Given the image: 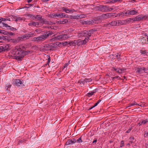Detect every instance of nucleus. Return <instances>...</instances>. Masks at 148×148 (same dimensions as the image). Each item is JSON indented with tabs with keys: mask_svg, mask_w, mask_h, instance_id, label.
Masks as SVG:
<instances>
[{
	"mask_svg": "<svg viewBox=\"0 0 148 148\" xmlns=\"http://www.w3.org/2000/svg\"><path fill=\"white\" fill-rule=\"evenodd\" d=\"M75 142H76V140L74 138H73L71 140H67L66 142V144L67 145H69L75 143Z\"/></svg>",
	"mask_w": 148,
	"mask_h": 148,
	"instance_id": "obj_13",
	"label": "nucleus"
},
{
	"mask_svg": "<svg viewBox=\"0 0 148 148\" xmlns=\"http://www.w3.org/2000/svg\"><path fill=\"white\" fill-rule=\"evenodd\" d=\"M148 19V16L147 15L140 14L134 18H130L129 19L132 20L134 21H140L143 20H145Z\"/></svg>",
	"mask_w": 148,
	"mask_h": 148,
	"instance_id": "obj_3",
	"label": "nucleus"
},
{
	"mask_svg": "<svg viewBox=\"0 0 148 148\" xmlns=\"http://www.w3.org/2000/svg\"><path fill=\"white\" fill-rule=\"evenodd\" d=\"M47 57L48 58L47 64L49 65V63L51 61L50 57V56H49V55H47Z\"/></svg>",
	"mask_w": 148,
	"mask_h": 148,
	"instance_id": "obj_44",
	"label": "nucleus"
},
{
	"mask_svg": "<svg viewBox=\"0 0 148 148\" xmlns=\"http://www.w3.org/2000/svg\"><path fill=\"white\" fill-rule=\"evenodd\" d=\"M97 8L99 10L104 12L111 11L112 10H114L115 8H111L106 5H100L98 6Z\"/></svg>",
	"mask_w": 148,
	"mask_h": 148,
	"instance_id": "obj_2",
	"label": "nucleus"
},
{
	"mask_svg": "<svg viewBox=\"0 0 148 148\" xmlns=\"http://www.w3.org/2000/svg\"><path fill=\"white\" fill-rule=\"evenodd\" d=\"M140 53L142 54H143L144 55H147L146 54V52L145 51H143V50H141Z\"/></svg>",
	"mask_w": 148,
	"mask_h": 148,
	"instance_id": "obj_51",
	"label": "nucleus"
},
{
	"mask_svg": "<svg viewBox=\"0 0 148 148\" xmlns=\"http://www.w3.org/2000/svg\"><path fill=\"white\" fill-rule=\"evenodd\" d=\"M34 35V33L32 32H30L27 34H23L22 36V38L25 39H28L29 38L32 37Z\"/></svg>",
	"mask_w": 148,
	"mask_h": 148,
	"instance_id": "obj_11",
	"label": "nucleus"
},
{
	"mask_svg": "<svg viewBox=\"0 0 148 148\" xmlns=\"http://www.w3.org/2000/svg\"><path fill=\"white\" fill-rule=\"evenodd\" d=\"M25 140L23 139L22 140H20L18 142V144H19L20 145L23 142H24L25 141Z\"/></svg>",
	"mask_w": 148,
	"mask_h": 148,
	"instance_id": "obj_52",
	"label": "nucleus"
},
{
	"mask_svg": "<svg viewBox=\"0 0 148 148\" xmlns=\"http://www.w3.org/2000/svg\"><path fill=\"white\" fill-rule=\"evenodd\" d=\"M6 21H10L11 19L9 17H8L7 18H6Z\"/></svg>",
	"mask_w": 148,
	"mask_h": 148,
	"instance_id": "obj_63",
	"label": "nucleus"
},
{
	"mask_svg": "<svg viewBox=\"0 0 148 148\" xmlns=\"http://www.w3.org/2000/svg\"><path fill=\"white\" fill-rule=\"evenodd\" d=\"M84 136H83L82 135L77 140H76V142H77L79 143H80L82 142V138Z\"/></svg>",
	"mask_w": 148,
	"mask_h": 148,
	"instance_id": "obj_37",
	"label": "nucleus"
},
{
	"mask_svg": "<svg viewBox=\"0 0 148 148\" xmlns=\"http://www.w3.org/2000/svg\"><path fill=\"white\" fill-rule=\"evenodd\" d=\"M68 44L71 46H75L76 45L75 41L69 42Z\"/></svg>",
	"mask_w": 148,
	"mask_h": 148,
	"instance_id": "obj_36",
	"label": "nucleus"
},
{
	"mask_svg": "<svg viewBox=\"0 0 148 148\" xmlns=\"http://www.w3.org/2000/svg\"><path fill=\"white\" fill-rule=\"evenodd\" d=\"M143 125L145 124L146 123L148 122V119H145L141 120Z\"/></svg>",
	"mask_w": 148,
	"mask_h": 148,
	"instance_id": "obj_41",
	"label": "nucleus"
},
{
	"mask_svg": "<svg viewBox=\"0 0 148 148\" xmlns=\"http://www.w3.org/2000/svg\"><path fill=\"white\" fill-rule=\"evenodd\" d=\"M2 23L3 25V26L7 27L8 29H10L11 30L13 31L16 30V28L8 25L7 24L3 23Z\"/></svg>",
	"mask_w": 148,
	"mask_h": 148,
	"instance_id": "obj_12",
	"label": "nucleus"
},
{
	"mask_svg": "<svg viewBox=\"0 0 148 148\" xmlns=\"http://www.w3.org/2000/svg\"><path fill=\"white\" fill-rule=\"evenodd\" d=\"M68 66L67 65V64H65L64 66L63 67V69H64V68Z\"/></svg>",
	"mask_w": 148,
	"mask_h": 148,
	"instance_id": "obj_62",
	"label": "nucleus"
},
{
	"mask_svg": "<svg viewBox=\"0 0 148 148\" xmlns=\"http://www.w3.org/2000/svg\"><path fill=\"white\" fill-rule=\"evenodd\" d=\"M119 0H108L107 2V3H114L116 2L117 1H120Z\"/></svg>",
	"mask_w": 148,
	"mask_h": 148,
	"instance_id": "obj_33",
	"label": "nucleus"
},
{
	"mask_svg": "<svg viewBox=\"0 0 148 148\" xmlns=\"http://www.w3.org/2000/svg\"><path fill=\"white\" fill-rule=\"evenodd\" d=\"M124 143L123 140L121 141L120 147H123L124 146Z\"/></svg>",
	"mask_w": 148,
	"mask_h": 148,
	"instance_id": "obj_53",
	"label": "nucleus"
},
{
	"mask_svg": "<svg viewBox=\"0 0 148 148\" xmlns=\"http://www.w3.org/2000/svg\"><path fill=\"white\" fill-rule=\"evenodd\" d=\"M68 22V21L66 19H63L62 20L60 21L61 24H64Z\"/></svg>",
	"mask_w": 148,
	"mask_h": 148,
	"instance_id": "obj_27",
	"label": "nucleus"
},
{
	"mask_svg": "<svg viewBox=\"0 0 148 148\" xmlns=\"http://www.w3.org/2000/svg\"><path fill=\"white\" fill-rule=\"evenodd\" d=\"M61 10L62 12H64L67 13L73 12L75 11V10L74 9H69L65 7L62 8V10Z\"/></svg>",
	"mask_w": 148,
	"mask_h": 148,
	"instance_id": "obj_8",
	"label": "nucleus"
},
{
	"mask_svg": "<svg viewBox=\"0 0 148 148\" xmlns=\"http://www.w3.org/2000/svg\"><path fill=\"white\" fill-rule=\"evenodd\" d=\"M66 14L65 13H60L58 14V17L61 18H64L66 17Z\"/></svg>",
	"mask_w": 148,
	"mask_h": 148,
	"instance_id": "obj_23",
	"label": "nucleus"
},
{
	"mask_svg": "<svg viewBox=\"0 0 148 148\" xmlns=\"http://www.w3.org/2000/svg\"><path fill=\"white\" fill-rule=\"evenodd\" d=\"M129 105L128 106V107H131V106H134L135 105H138V104H137V103L136 102H135L134 101L132 103H130Z\"/></svg>",
	"mask_w": 148,
	"mask_h": 148,
	"instance_id": "obj_38",
	"label": "nucleus"
},
{
	"mask_svg": "<svg viewBox=\"0 0 148 148\" xmlns=\"http://www.w3.org/2000/svg\"><path fill=\"white\" fill-rule=\"evenodd\" d=\"M127 14L128 15H131V12L130 10H129L127 11Z\"/></svg>",
	"mask_w": 148,
	"mask_h": 148,
	"instance_id": "obj_60",
	"label": "nucleus"
},
{
	"mask_svg": "<svg viewBox=\"0 0 148 148\" xmlns=\"http://www.w3.org/2000/svg\"><path fill=\"white\" fill-rule=\"evenodd\" d=\"M121 56L120 54H119V53L115 54L113 55V58L114 59H117L119 61L121 60L120 58Z\"/></svg>",
	"mask_w": 148,
	"mask_h": 148,
	"instance_id": "obj_21",
	"label": "nucleus"
},
{
	"mask_svg": "<svg viewBox=\"0 0 148 148\" xmlns=\"http://www.w3.org/2000/svg\"><path fill=\"white\" fill-rule=\"evenodd\" d=\"M123 12H121L119 13H116V17L118 16H121L122 17L123 16Z\"/></svg>",
	"mask_w": 148,
	"mask_h": 148,
	"instance_id": "obj_30",
	"label": "nucleus"
},
{
	"mask_svg": "<svg viewBox=\"0 0 148 148\" xmlns=\"http://www.w3.org/2000/svg\"><path fill=\"white\" fill-rule=\"evenodd\" d=\"M140 41L143 44H148V36L146 35L142 36Z\"/></svg>",
	"mask_w": 148,
	"mask_h": 148,
	"instance_id": "obj_9",
	"label": "nucleus"
},
{
	"mask_svg": "<svg viewBox=\"0 0 148 148\" xmlns=\"http://www.w3.org/2000/svg\"><path fill=\"white\" fill-rule=\"evenodd\" d=\"M123 16H128L127 11V12H125L124 11H123Z\"/></svg>",
	"mask_w": 148,
	"mask_h": 148,
	"instance_id": "obj_56",
	"label": "nucleus"
},
{
	"mask_svg": "<svg viewBox=\"0 0 148 148\" xmlns=\"http://www.w3.org/2000/svg\"><path fill=\"white\" fill-rule=\"evenodd\" d=\"M86 17V15L85 14H81L80 15H79L78 16V18H79L81 19L83 18H84Z\"/></svg>",
	"mask_w": 148,
	"mask_h": 148,
	"instance_id": "obj_43",
	"label": "nucleus"
},
{
	"mask_svg": "<svg viewBox=\"0 0 148 148\" xmlns=\"http://www.w3.org/2000/svg\"><path fill=\"white\" fill-rule=\"evenodd\" d=\"M97 89H96L92 91H91L90 92L88 93L86 95L88 97H90L92 96L94 93H95L97 91Z\"/></svg>",
	"mask_w": 148,
	"mask_h": 148,
	"instance_id": "obj_16",
	"label": "nucleus"
},
{
	"mask_svg": "<svg viewBox=\"0 0 148 148\" xmlns=\"http://www.w3.org/2000/svg\"><path fill=\"white\" fill-rule=\"evenodd\" d=\"M8 32L3 30H0V34H7Z\"/></svg>",
	"mask_w": 148,
	"mask_h": 148,
	"instance_id": "obj_42",
	"label": "nucleus"
},
{
	"mask_svg": "<svg viewBox=\"0 0 148 148\" xmlns=\"http://www.w3.org/2000/svg\"><path fill=\"white\" fill-rule=\"evenodd\" d=\"M51 17L53 18L56 17H58V13L53 14H51Z\"/></svg>",
	"mask_w": 148,
	"mask_h": 148,
	"instance_id": "obj_46",
	"label": "nucleus"
},
{
	"mask_svg": "<svg viewBox=\"0 0 148 148\" xmlns=\"http://www.w3.org/2000/svg\"><path fill=\"white\" fill-rule=\"evenodd\" d=\"M3 47H2L1 46H0V53L2 51H3Z\"/></svg>",
	"mask_w": 148,
	"mask_h": 148,
	"instance_id": "obj_58",
	"label": "nucleus"
},
{
	"mask_svg": "<svg viewBox=\"0 0 148 148\" xmlns=\"http://www.w3.org/2000/svg\"><path fill=\"white\" fill-rule=\"evenodd\" d=\"M110 24L112 26H115L117 25V21H113L110 23Z\"/></svg>",
	"mask_w": 148,
	"mask_h": 148,
	"instance_id": "obj_24",
	"label": "nucleus"
},
{
	"mask_svg": "<svg viewBox=\"0 0 148 148\" xmlns=\"http://www.w3.org/2000/svg\"><path fill=\"white\" fill-rule=\"evenodd\" d=\"M143 71L145 73H147L148 72V69L144 67Z\"/></svg>",
	"mask_w": 148,
	"mask_h": 148,
	"instance_id": "obj_54",
	"label": "nucleus"
},
{
	"mask_svg": "<svg viewBox=\"0 0 148 148\" xmlns=\"http://www.w3.org/2000/svg\"><path fill=\"white\" fill-rule=\"evenodd\" d=\"M11 86V85L10 83L7 84L5 87V88L6 90H9Z\"/></svg>",
	"mask_w": 148,
	"mask_h": 148,
	"instance_id": "obj_34",
	"label": "nucleus"
},
{
	"mask_svg": "<svg viewBox=\"0 0 148 148\" xmlns=\"http://www.w3.org/2000/svg\"><path fill=\"white\" fill-rule=\"evenodd\" d=\"M78 83L80 84H81L84 85L86 83L85 79H81L80 80L78 81Z\"/></svg>",
	"mask_w": 148,
	"mask_h": 148,
	"instance_id": "obj_28",
	"label": "nucleus"
},
{
	"mask_svg": "<svg viewBox=\"0 0 148 148\" xmlns=\"http://www.w3.org/2000/svg\"><path fill=\"white\" fill-rule=\"evenodd\" d=\"M125 24V20L119 21H117V25H123Z\"/></svg>",
	"mask_w": 148,
	"mask_h": 148,
	"instance_id": "obj_32",
	"label": "nucleus"
},
{
	"mask_svg": "<svg viewBox=\"0 0 148 148\" xmlns=\"http://www.w3.org/2000/svg\"><path fill=\"white\" fill-rule=\"evenodd\" d=\"M108 14V16L109 17V18L114 16V17H116V13L114 12V13H110Z\"/></svg>",
	"mask_w": 148,
	"mask_h": 148,
	"instance_id": "obj_29",
	"label": "nucleus"
},
{
	"mask_svg": "<svg viewBox=\"0 0 148 148\" xmlns=\"http://www.w3.org/2000/svg\"><path fill=\"white\" fill-rule=\"evenodd\" d=\"M78 44L79 45H84L86 44L88 41L87 39H85L83 40H78Z\"/></svg>",
	"mask_w": 148,
	"mask_h": 148,
	"instance_id": "obj_18",
	"label": "nucleus"
},
{
	"mask_svg": "<svg viewBox=\"0 0 148 148\" xmlns=\"http://www.w3.org/2000/svg\"><path fill=\"white\" fill-rule=\"evenodd\" d=\"M148 134L147 132L145 131L144 132V137L147 138L148 137Z\"/></svg>",
	"mask_w": 148,
	"mask_h": 148,
	"instance_id": "obj_50",
	"label": "nucleus"
},
{
	"mask_svg": "<svg viewBox=\"0 0 148 148\" xmlns=\"http://www.w3.org/2000/svg\"><path fill=\"white\" fill-rule=\"evenodd\" d=\"M85 79L86 81V83L88 82H90L92 80V79L91 78H85Z\"/></svg>",
	"mask_w": 148,
	"mask_h": 148,
	"instance_id": "obj_48",
	"label": "nucleus"
},
{
	"mask_svg": "<svg viewBox=\"0 0 148 148\" xmlns=\"http://www.w3.org/2000/svg\"><path fill=\"white\" fill-rule=\"evenodd\" d=\"M23 53L24 54V56H25L27 55L30 52V51H24L23 50Z\"/></svg>",
	"mask_w": 148,
	"mask_h": 148,
	"instance_id": "obj_47",
	"label": "nucleus"
},
{
	"mask_svg": "<svg viewBox=\"0 0 148 148\" xmlns=\"http://www.w3.org/2000/svg\"><path fill=\"white\" fill-rule=\"evenodd\" d=\"M129 139L130 140V142L131 143H134L136 141V139H134V138L133 136H131L129 138Z\"/></svg>",
	"mask_w": 148,
	"mask_h": 148,
	"instance_id": "obj_25",
	"label": "nucleus"
},
{
	"mask_svg": "<svg viewBox=\"0 0 148 148\" xmlns=\"http://www.w3.org/2000/svg\"><path fill=\"white\" fill-rule=\"evenodd\" d=\"M21 49V47H20V49L16 52V58L18 60H21L24 57L23 51Z\"/></svg>",
	"mask_w": 148,
	"mask_h": 148,
	"instance_id": "obj_5",
	"label": "nucleus"
},
{
	"mask_svg": "<svg viewBox=\"0 0 148 148\" xmlns=\"http://www.w3.org/2000/svg\"><path fill=\"white\" fill-rule=\"evenodd\" d=\"M96 19V20H97L99 21H100L101 20L104 19V18L103 14H102L101 15L98 16Z\"/></svg>",
	"mask_w": 148,
	"mask_h": 148,
	"instance_id": "obj_26",
	"label": "nucleus"
},
{
	"mask_svg": "<svg viewBox=\"0 0 148 148\" xmlns=\"http://www.w3.org/2000/svg\"><path fill=\"white\" fill-rule=\"evenodd\" d=\"M35 31L37 33H39L40 32H41V30L39 29H36L35 30Z\"/></svg>",
	"mask_w": 148,
	"mask_h": 148,
	"instance_id": "obj_59",
	"label": "nucleus"
},
{
	"mask_svg": "<svg viewBox=\"0 0 148 148\" xmlns=\"http://www.w3.org/2000/svg\"><path fill=\"white\" fill-rule=\"evenodd\" d=\"M69 38L67 34H64L60 35L56 37V39L58 40H65Z\"/></svg>",
	"mask_w": 148,
	"mask_h": 148,
	"instance_id": "obj_7",
	"label": "nucleus"
},
{
	"mask_svg": "<svg viewBox=\"0 0 148 148\" xmlns=\"http://www.w3.org/2000/svg\"><path fill=\"white\" fill-rule=\"evenodd\" d=\"M132 127H129V129L126 132V133H129L130 132V131H131V130H132Z\"/></svg>",
	"mask_w": 148,
	"mask_h": 148,
	"instance_id": "obj_55",
	"label": "nucleus"
},
{
	"mask_svg": "<svg viewBox=\"0 0 148 148\" xmlns=\"http://www.w3.org/2000/svg\"><path fill=\"white\" fill-rule=\"evenodd\" d=\"M114 78L118 79H121V78L119 76H116L114 77Z\"/></svg>",
	"mask_w": 148,
	"mask_h": 148,
	"instance_id": "obj_64",
	"label": "nucleus"
},
{
	"mask_svg": "<svg viewBox=\"0 0 148 148\" xmlns=\"http://www.w3.org/2000/svg\"><path fill=\"white\" fill-rule=\"evenodd\" d=\"M23 80L19 79H15L12 81V84L14 85L21 88L25 86L23 84Z\"/></svg>",
	"mask_w": 148,
	"mask_h": 148,
	"instance_id": "obj_4",
	"label": "nucleus"
},
{
	"mask_svg": "<svg viewBox=\"0 0 148 148\" xmlns=\"http://www.w3.org/2000/svg\"><path fill=\"white\" fill-rule=\"evenodd\" d=\"M46 39V38L43 34L42 35H41L38 37L34 38L33 40L36 42L37 43H39L45 40Z\"/></svg>",
	"mask_w": 148,
	"mask_h": 148,
	"instance_id": "obj_6",
	"label": "nucleus"
},
{
	"mask_svg": "<svg viewBox=\"0 0 148 148\" xmlns=\"http://www.w3.org/2000/svg\"><path fill=\"white\" fill-rule=\"evenodd\" d=\"M96 31L95 29H91L88 30L79 31L77 33V36L79 38L85 37V39H87L88 41L90 39V37L92 34Z\"/></svg>",
	"mask_w": 148,
	"mask_h": 148,
	"instance_id": "obj_1",
	"label": "nucleus"
},
{
	"mask_svg": "<svg viewBox=\"0 0 148 148\" xmlns=\"http://www.w3.org/2000/svg\"><path fill=\"white\" fill-rule=\"evenodd\" d=\"M114 70L119 74L121 73L122 72L124 71V69L118 68H114Z\"/></svg>",
	"mask_w": 148,
	"mask_h": 148,
	"instance_id": "obj_20",
	"label": "nucleus"
},
{
	"mask_svg": "<svg viewBox=\"0 0 148 148\" xmlns=\"http://www.w3.org/2000/svg\"><path fill=\"white\" fill-rule=\"evenodd\" d=\"M94 22L92 20L86 21V24L87 25L92 24Z\"/></svg>",
	"mask_w": 148,
	"mask_h": 148,
	"instance_id": "obj_39",
	"label": "nucleus"
},
{
	"mask_svg": "<svg viewBox=\"0 0 148 148\" xmlns=\"http://www.w3.org/2000/svg\"><path fill=\"white\" fill-rule=\"evenodd\" d=\"M52 34V32L51 31H48L44 34L46 39L49 36H51Z\"/></svg>",
	"mask_w": 148,
	"mask_h": 148,
	"instance_id": "obj_17",
	"label": "nucleus"
},
{
	"mask_svg": "<svg viewBox=\"0 0 148 148\" xmlns=\"http://www.w3.org/2000/svg\"><path fill=\"white\" fill-rule=\"evenodd\" d=\"M131 15H133L136 14L138 13L137 11L135 10H130Z\"/></svg>",
	"mask_w": 148,
	"mask_h": 148,
	"instance_id": "obj_40",
	"label": "nucleus"
},
{
	"mask_svg": "<svg viewBox=\"0 0 148 148\" xmlns=\"http://www.w3.org/2000/svg\"><path fill=\"white\" fill-rule=\"evenodd\" d=\"M40 23L39 22H35L32 21L29 23L28 25L29 26L31 27H38L40 26Z\"/></svg>",
	"mask_w": 148,
	"mask_h": 148,
	"instance_id": "obj_10",
	"label": "nucleus"
},
{
	"mask_svg": "<svg viewBox=\"0 0 148 148\" xmlns=\"http://www.w3.org/2000/svg\"><path fill=\"white\" fill-rule=\"evenodd\" d=\"M23 20V18L20 17H17L15 19V21L16 22L20 21H22Z\"/></svg>",
	"mask_w": 148,
	"mask_h": 148,
	"instance_id": "obj_35",
	"label": "nucleus"
},
{
	"mask_svg": "<svg viewBox=\"0 0 148 148\" xmlns=\"http://www.w3.org/2000/svg\"><path fill=\"white\" fill-rule=\"evenodd\" d=\"M51 44H47L45 45L43 49L46 50H50L51 49Z\"/></svg>",
	"mask_w": 148,
	"mask_h": 148,
	"instance_id": "obj_22",
	"label": "nucleus"
},
{
	"mask_svg": "<svg viewBox=\"0 0 148 148\" xmlns=\"http://www.w3.org/2000/svg\"><path fill=\"white\" fill-rule=\"evenodd\" d=\"M40 23H41L42 24H47L48 22L47 21L45 20V19L44 18H42L40 20Z\"/></svg>",
	"mask_w": 148,
	"mask_h": 148,
	"instance_id": "obj_31",
	"label": "nucleus"
},
{
	"mask_svg": "<svg viewBox=\"0 0 148 148\" xmlns=\"http://www.w3.org/2000/svg\"><path fill=\"white\" fill-rule=\"evenodd\" d=\"M144 67H141L140 66H138L136 68V73H140L143 72Z\"/></svg>",
	"mask_w": 148,
	"mask_h": 148,
	"instance_id": "obj_14",
	"label": "nucleus"
},
{
	"mask_svg": "<svg viewBox=\"0 0 148 148\" xmlns=\"http://www.w3.org/2000/svg\"><path fill=\"white\" fill-rule=\"evenodd\" d=\"M27 16L30 17L32 19H33L34 16V14H28L27 15Z\"/></svg>",
	"mask_w": 148,
	"mask_h": 148,
	"instance_id": "obj_49",
	"label": "nucleus"
},
{
	"mask_svg": "<svg viewBox=\"0 0 148 148\" xmlns=\"http://www.w3.org/2000/svg\"><path fill=\"white\" fill-rule=\"evenodd\" d=\"M42 16L40 15H34L33 20L40 21L42 19Z\"/></svg>",
	"mask_w": 148,
	"mask_h": 148,
	"instance_id": "obj_15",
	"label": "nucleus"
},
{
	"mask_svg": "<svg viewBox=\"0 0 148 148\" xmlns=\"http://www.w3.org/2000/svg\"><path fill=\"white\" fill-rule=\"evenodd\" d=\"M2 47H3V51H4L5 50H8L9 48L10 45L5 44L3 45Z\"/></svg>",
	"mask_w": 148,
	"mask_h": 148,
	"instance_id": "obj_19",
	"label": "nucleus"
},
{
	"mask_svg": "<svg viewBox=\"0 0 148 148\" xmlns=\"http://www.w3.org/2000/svg\"><path fill=\"white\" fill-rule=\"evenodd\" d=\"M1 20L2 21H6L5 18H4L1 17Z\"/></svg>",
	"mask_w": 148,
	"mask_h": 148,
	"instance_id": "obj_61",
	"label": "nucleus"
},
{
	"mask_svg": "<svg viewBox=\"0 0 148 148\" xmlns=\"http://www.w3.org/2000/svg\"><path fill=\"white\" fill-rule=\"evenodd\" d=\"M97 138H95V140L92 142V143L94 144L97 143Z\"/></svg>",
	"mask_w": 148,
	"mask_h": 148,
	"instance_id": "obj_57",
	"label": "nucleus"
},
{
	"mask_svg": "<svg viewBox=\"0 0 148 148\" xmlns=\"http://www.w3.org/2000/svg\"><path fill=\"white\" fill-rule=\"evenodd\" d=\"M104 19H107L109 18L108 14H103Z\"/></svg>",
	"mask_w": 148,
	"mask_h": 148,
	"instance_id": "obj_45",
	"label": "nucleus"
}]
</instances>
